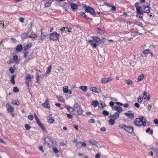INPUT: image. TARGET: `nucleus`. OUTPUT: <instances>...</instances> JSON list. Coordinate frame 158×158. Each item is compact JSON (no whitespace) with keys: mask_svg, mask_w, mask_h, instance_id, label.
Wrapping results in <instances>:
<instances>
[{"mask_svg":"<svg viewBox=\"0 0 158 158\" xmlns=\"http://www.w3.org/2000/svg\"><path fill=\"white\" fill-rule=\"evenodd\" d=\"M134 124L137 127L145 126L146 124V119L143 116H139L135 119Z\"/></svg>","mask_w":158,"mask_h":158,"instance_id":"nucleus-1","label":"nucleus"},{"mask_svg":"<svg viewBox=\"0 0 158 158\" xmlns=\"http://www.w3.org/2000/svg\"><path fill=\"white\" fill-rule=\"evenodd\" d=\"M60 35V34L56 32H53L50 35V40L53 41H56L59 39Z\"/></svg>","mask_w":158,"mask_h":158,"instance_id":"nucleus-2","label":"nucleus"},{"mask_svg":"<svg viewBox=\"0 0 158 158\" xmlns=\"http://www.w3.org/2000/svg\"><path fill=\"white\" fill-rule=\"evenodd\" d=\"M74 110L77 111L78 114H81L82 113L83 111L81 107L77 104L74 105Z\"/></svg>","mask_w":158,"mask_h":158,"instance_id":"nucleus-3","label":"nucleus"},{"mask_svg":"<svg viewBox=\"0 0 158 158\" xmlns=\"http://www.w3.org/2000/svg\"><path fill=\"white\" fill-rule=\"evenodd\" d=\"M6 107L7 111L10 113L13 117H15V115L14 114V107L10 106L9 103H7L6 105Z\"/></svg>","mask_w":158,"mask_h":158,"instance_id":"nucleus-4","label":"nucleus"},{"mask_svg":"<svg viewBox=\"0 0 158 158\" xmlns=\"http://www.w3.org/2000/svg\"><path fill=\"white\" fill-rule=\"evenodd\" d=\"M140 10L142 11V13H139V14L142 15L144 13H148L150 11L149 7L148 5L147 6L143 5L142 6V8Z\"/></svg>","mask_w":158,"mask_h":158,"instance_id":"nucleus-5","label":"nucleus"},{"mask_svg":"<svg viewBox=\"0 0 158 158\" xmlns=\"http://www.w3.org/2000/svg\"><path fill=\"white\" fill-rule=\"evenodd\" d=\"M85 10L87 12H89L93 15H95V12L93 8L90 6H85Z\"/></svg>","mask_w":158,"mask_h":158,"instance_id":"nucleus-6","label":"nucleus"},{"mask_svg":"<svg viewBox=\"0 0 158 158\" xmlns=\"http://www.w3.org/2000/svg\"><path fill=\"white\" fill-rule=\"evenodd\" d=\"M113 80V78L111 77L104 78L101 80V82L102 83L106 84L112 81Z\"/></svg>","mask_w":158,"mask_h":158,"instance_id":"nucleus-7","label":"nucleus"},{"mask_svg":"<svg viewBox=\"0 0 158 158\" xmlns=\"http://www.w3.org/2000/svg\"><path fill=\"white\" fill-rule=\"evenodd\" d=\"M33 76H31L29 74H27L25 76V79L26 80V83L29 85V83L30 81L33 78Z\"/></svg>","mask_w":158,"mask_h":158,"instance_id":"nucleus-8","label":"nucleus"},{"mask_svg":"<svg viewBox=\"0 0 158 158\" xmlns=\"http://www.w3.org/2000/svg\"><path fill=\"white\" fill-rule=\"evenodd\" d=\"M90 89L92 92L97 94H99L101 92V89L100 88H98L96 87H94L90 88Z\"/></svg>","mask_w":158,"mask_h":158,"instance_id":"nucleus-9","label":"nucleus"},{"mask_svg":"<svg viewBox=\"0 0 158 158\" xmlns=\"http://www.w3.org/2000/svg\"><path fill=\"white\" fill-rule=\"evenodd\" d=\"M89 142L91 144L94 145L96 147H98V143L95 140L90 139L89 140Z\"/></svg>","mask_w":158,"mask_h":158,"instance_id":"nucleus-10","label":"nucleus"},{"mask_svg":"<svg viewBox=\"0 0 158 158\" xmlns=\"http://www.w3.org/2000/svg\"><path fill=\"white\" fill-rule=\"evenodd\" d=\"M124 130L128 132L129 133H131L132 132L133 130V128L131 126H127L124 128Z\"/></svg>","mask_w":158,"mask_h":158,"instance_id":"nucleus-11","label":"nucleus"},{"mask_svg":"<svg viewBox=\"0 0 158 158\" xmlns=\"http://www.w3.org/2000/svg\"><path fill=\"white\" fill-rule=\"evenodd\" d=\"M138 2H137L135 4V6L137 10V13H142V11L140 10V9L142 8V6H138Z\"/></svg>","mask_w":158,"mask_h":158,"instance_id":"nucleus-12","label":"nucleus"},{"mask_svg":"<svg viewBox=\"0 0 158 158\" xmlns=\"http://www.w3.org/2000/svg\"><path fill=\"white\" fill-rule=\"evenodd\" d=\"M119 113H118V112H116L114 113L113 114V115H111L109 116V118H112L114 119H116V118H118L119 116Z\"/></svg>","mask_w":158,"mask_h":158,"instance_id":"nucleus-13","label":"nucleus"},{"mask_svg":"<svg viewBox=\"0 0 158 158\" xmlns=\"http://www.w3.org/2000/svg\"><path fill=\"white\" fill-rule=\"evenodd\" d=\"M145 74H141L138 76L137 79L138 81L139 82L142 81L144 78Z\"/></svg>","mask_w":158,"mask_h":158,"instance_id":"nucleus-14","label":"nucleus"},{"mask_svg":"<svg viewBox=\"0 0 158 158\" xmlns=\"http://www.w3.org/2000/svg\"><path fill=\"white\" fill-rule=\"evenodd\" d=\"M42 105L45 108H49V100L48 99H47L45 102L42 104Z\"/></svg>","mask_w":158,"mask_h":158,"instance_id":"nucleus-15","label":"nucleus"},{"mask_svg":"<svg viewBox=\"0 0 158 158\" xmlns=\"http://www.w3.org/2000/svg\"><path fill=\"white\" fill-rule=\"evenodd\" d=\"M88 42L91 45L94 47V48H96L97 45V44L96 43H94L93 42V40H88Z\"/></svg>","mask_w":158,"mask_h":158,"instance_id":"nucleus-16","label":"nucleus"},{"mask_svg":"<svg viewBox=\"0 0 158 158\" xmlns=\"http://www.w3.org/2000/svg\"><path fill=\"white\" fill-rule=\"evenodd\" d=\"M65 108L67 109L69 112H71L74 110V108H72L70 106L66 105L65 106Z\"/></svg>","mask_w":158,"mask_h":158,"instance_id":"nucleus-17","label":"nucleus"},{"mask_svg":"<svg viewBox=\"0 0 158 158\" xmlns=\"http://www.w3.org/2000/svg\"><path fill=\"white\" fill-rule=\"evenodd\" d=\"M130 111H129L128 113H125V114L127 117L131 118H132L134 117V115L132 113H129Z\"/></svg>","mask_w":158,"mask_h":158,"instance_id":"nucleus-18","label":"nucleus"},{"mask_svg":"<svg viewBox=\"0 0 158 158\" xmlns=\"http://www.w3.org/2000/svg\"><path fill=\"white\" fill-rule=\"evenodd\" d=\"M110 118L109 121V123L111 125H113L115 123V119L112 118Z\"/></svg>","mask_w":158,"mask_h":158,"instance_id":"nucleus-19","label":"nucleus"},{"mask_svg":"<svg viewBox=\"0 0 158 158\" xmlns=\"http://www.w3.org/2000/svg\"><path fill=\"white\" fill-rule=\"evenodd\" d=\"M69 87L68 86H64L63 87V91L64 93H67L68 92Z\"/></svg>","mask_w":158,"mask_h":158,"instance_id":"nucleus-20","label":"nucleus"},{"mask_svg":"<svg viewBox=\"0 0 158 158\" xmlns=\"http://www.w3.org/2000/svg\"><path fill=\"white\" fill-rule=\"evenodd\" d=\"M80 89L83 91L84 92H85L87 90V87L86 86H81L79 87Z\"/></svg>","mask_w":158,"mask_h":158,"instance_id":"nucleus-21","label":"nucleus"},{"mask_svg":"<svg viewBox=\"0 0 158 158\" xmlns=\"http://www.w3.org/2000/svg\"><path fill=\"white\" fill-rule=\"evenodd\" d=\"M23 48V47L21 45H18L16 48V50L18 52H20Z\"/></svg>","mask_w":158,"mask_h":158,"instance_id":"nucleus-22","label":"nucleus"},{"mask_svg":"<svg viewBox=\"0 0 158 158\" xmlns=\"http://www.w3.org/2000/svg\"><path fill=\"white\" fill-rule=\"evenodd\" d=\"M91 104L94 107H96L99 104V102L95 100L92 101L91 103Z\"/></svg>","mask_w":158,"mask_h":158,"instance_id":"nucleus-23","label":"nucleus"},{"mask_svg":"<svg viewBox=\"0 0 158 158\" xmlns=\"http://www.w3.org/2000/svg\"><path fill=\"white\" fill-rule=\"evenodd\" d=\"M70 6L73 10L77 9V5L76 4L71 3L70 4Z\"/></svg>","mask_w":158,"mask_h":158,"instance_id":"nucleus-24","label":"nucleus"},{"mask_svg":"<svg viewBox=\"0 0 158 158\" xmlns=\"http://www.w3.org/2000/svg\"><path fill=\"white\" fill-rule=\"evenodd\" d=\"M44 140L45 143H47L48 145H49L51 142V140L48 138H45Z\"/></svg>","mask_w":158,"mask_h":158,"instance_id":"nucleus-25","label":"nucleus"},{"mask_svg":"<svg viewBox=\"0 0 158 158\" xmlns=\"http://www.w3.org/2000/svg\"><path fill=\"white\" fill-rule=\"evenodd\" d=\"M18 56L16 55H15L13 56V59L14 60V63H18L19 62H18Z\"/></svg>","mask_w":158,"mask_h":158,"instance_id":"nucleus-26","label":"nucleus"},{"mask_svg":"<svg viewBox=\"0 0 158 158\" xmlns=\"http://www.w3.org/2000/svg\"><path fill=\"white\" fill-rule=\"evenodd\" d=\"M52 67L51 65L49 66L45 74L46 76H47L48 74L50 72Z\"/></svg>","mask_w":158,"mask_h":158,"instance_id":"nucleus-27","label":"nucleus"},{"mask_svg":"<svg viewBox=\"0 0 158 158\" xmlns=\"http://www.w3.org/2000/svg\"><path fill=\"white\" fill-rule=\"evenodd\" d=\"M106 106L105 104L104 103H101L99 105V108L101 109Z\"/></svg>","mask_w":158,"mask_h":158,"instance_id":"nucleus-28","label":"nucleus"},{"mask_svg":"<svg viewBox=\"0 0 158 158\" xmlns=\"http://www.w3.org/2000/svg\"><path fill=\"white\" fill-rule=\"evenodd\" d=\"M14 105H18L19 104V101L17 100H13L11 102Z\"/></svg>","mask_w":158,"mask_h":158,"instance_id":"nucleus-29","label":"nucleus"},{"mask_svg":"<svg viewBox=\"0 0 158 158\" xmlns=\"http://www.w3.org/2000/svg\"><path fill=\"white\" fill-rule=\"evenodd\" d=\"M93 42L94 41L95 42H98L100 41V39L97 36H95L93 38Z\"/></svg>","mask_w":158,"mask_h":158,"instance_id":"nucleus-30","label":"nucleus"},{"mask_svg":"<svg viewBox=\"0 0 158 158\" xmlns=\"http://www.w3.org/2000/svg\"><path fill=\"white\" fill-rule=\"evenodd\" d=\"M126 84L128 85H131L132 84V81L130 79H127L125 81Z\"/></svg>","mask_w":158,"mask_h":158,"instance_id":"nucleus-31","label":"nucleus"},{"mask_svg":"<svg viewBox=\"0 0 158 158\" xmlns=\"http://www.w3.org/2000/svg\"><path fill=\"white\" fill-rule=\"evenodd\" d=\"M31 44H29L28 45H26L24 47V50H26L29 49V48L31 47Z\"/></svg>","mask_w":158,"mask_h":158,"instance_id":"nucleus-32","label":"nucleus"},{"mask_svg":"<svg viewBox=\"0 0 158 158\" xmlns=\"http://www.w3.org/2000/svg\"><path fill=\"white\" fill-rule=\"evenodd\" d=\"M143 99L140 96L138 97L137 101L139 103H141L143 101Z\"/></svg>","mask_w":158,"mask_h":158,"instance_id":"nucleus-33","label":"nucleus"},{"mask_svg":"<svg viewBox=\"0 0 158 158\" xmlns=\"http://www.w3.org/2000/svg\"><path fill=\"white\" fill-rule=\"evenodd\" d=\"M98 32L100 34H102L105 32V30H102L101 29L98 28Z\"/></svg>","mask_w":158,"mask_h":158,"instance_id":"nucleus-34","label":"nucleus"},{"mask_svg":"<svg viewBox=\"0 0 158 158\" xmlns=\"http://www.w3.org/2000/svg\"><path fill=\"white\" fill-rule=\"evenodd\" d=\"M102 114L105 116H108L109 113L106 110H103L102 112Z\"/></svg>","mask_w":158,"mask_h":158,"instance_id":"nucleus-35","label":"nucleus"},{"mask_svg":"<svg viewBox=\"0 0 158 158\" xmlns=\"http://www.w3.org/2000/svg\"><path fill=\"white\" fill-rule=\"evenodd\" d=\"M52 150L56 153H58L59 152L58 149L56 147H53L52 148Z\"/></svg>","mask_w":158,"mask_h":158,"instance_id":"nucleus-36","label":"nucleus"},{"mask_svg":"<svg viewBox=\"0 0 158 158\" xmlns=\"http://www.w3.org/2000/svg\"><path fill=\"white\" fill-rule=\"evenodd\" d=\"M48 121L49 123H52L54 122V120L53 119L51 118H49L48 119Z\"/></svg>","mask_w":158,"mask_h":158,"instance_id":"nucleus-37","label":"nucleus"},{"mask_svg":"<svg viewBox=\"0 0 158 158\" xmlns=\"http://www.w3.org/2000/svg\"><path fill=\"white\" fill-rule=\"evenodd\" d=\"M13 91L15 93H17L19 91L18 88L16 87H14L13 88Z\"/></svg>","mask_w":158,"mask_h":158,"instance_id":"nucleus-38","label":"nucleus"},{"mask_svg":"<svg viewBox=\"0 0 158 158\" xmlns=\"http://www.w3.org/2000/svg\"><path fill=\"white\" fill-rule=\"evenodd\" d=\"M34 115L35 119L36 120L37 122L38 121H40L39 119V118L37 117V115H36V114L35 113L34 114Z\"/></svg>","mask_w":158,"mask_h":158,"instance_id":"nucleus-39","label":"nucleus"},{"mask_svg":"<svg viewBox=\"0 0 158 158\" xmlns=\"http://www.w3.org/2000/svg\"><path fill=\"white\" fill-rule=\"evenodd\" d=\"M9 70L10 73H12L14 72L15 69L13 67H10L9 69Z\"/></svg>","mask_w":158,"mask_h":158,"instance_id":"nucleus-40","label":"nucleus"},{"mask_svg":"<svg viewBox=\"0 0 158 158\" xmlns=\"http://www.w3.org/2000/svg\"><path fill=\"white\" fill-rule=\"evenodd\" d=\"M117 109V111L116 112H118V113L119 114L122 110V108L121 107L118 106Z\"/></svg>","mask_w":158,"mask_h":158,"instance_id":"nucleus-41","label":"nucleus"},{"mask_svg":"<svg viewBox=\"0 0 158 158\" xmlns=\"http://www.w3.org/2000/svg\"><path fill=\"white\" fill-rule=\"evenodd\" d=\"M80 15L82 16L83 17L85 18L86 19H87V18L85 14L83 12H81L80 13Z\"/></svg>","mask_w":158,"mask_h":158,"instance_id":"nucleus-42","label":"nucleus"},{"mask_svg":"<svg viewBox=\"0 0 158 158\" xmlns=\"http://www.w3.org/2000/svg\"><path fill=\"white\" fill-rule=\"evenodd\" d=\"M44 39V36H43L42 33H41V35L40 36V38H39V40L41 41H42Z\"/></svg>","mask_w":158,"mask_h":158,"instance_id":"nucleus-43","label":"nucleus"},{"mask_svg":"<svg viewBox=\"0 0 158 158\" xmlns=\"http://www.w3.org/2000/svg\"><path fill=\"white\" fill-rule=\"evenodd\" d=\"M51 3L50 2H47L45 4V6L46 7H49L50 6Z\"/></svg>","mask_w":158,"mask_h":158,"instance_id":"nucleus-44","label":"nucleus"},{"mask_svg":"<svg viewBox=\"0 0 158 158\" xmlns=\"http://www.w3.org/2000/svg\"><path fill=\"white\" fill-rule=\"evenodd\" d=\"M61 101L63 102H64L65 100L63 99V97L62 96H60L58 98Z\"/></svg>","mask_w":158,"mask_h":158,"instance_id":"nucleus-45","label":"nucleus"},{"mask_svg":"<svg viewBox=\"0 0 158 158\" xmlns=\"http://www.w3.org/2000/svg\"><path fill=\"white\" fill-rule=\"evenodd\" d=\"M28 118L31 121L34 118L33 116L31 114L28 115Z\"/></svg>","mask_w":158,"mask_h":158,"instance_id":"nucleus-46","label":"nucleus"},{"mask_svg":"<svg viewBox=\"0 0 158 158\" xmlns=\"http://www.w3.org/2000/svg\"><path fill=\"white\" fill-rule=\"evenodd\" d=\"M126 126L124 124H121L119 126V127L120 128H123L124 130V128L126 127Z\"/></svg>","mask_w":158,"mask_h":158,"instance_id":"nucleus-47","label":"nucleus"},{"mask_svg":"<svg viewBox=\"0 0 158 158\" xmlns=\"http://www.w3.org/2000/svg\"><path fill=\"white\" fill-rule=\"evenodd\" d=\"M25 128L27 130H28L30 129V127L28 124H26L25 125Z\"/></svg>","mask_w":158,"mask_h":158,"instance_id":"nucleus-48","label":"nucleus"},{"mask_svg":"<svg viewBox=\"0 0 158 158\" xmlns=\"http://www.w3.org/2000/svg\"><path fill=\"white\" fill-rule=\"evenodd\" d=\"M66 114L67 115V117L70 119H71L73 118V116L71 114Z\"/></svg>","mask_w":158,"mask_h":158,"instance_id":"nucleus-49","label":"nucleus"},{"mask_svg":"<svg viewBox=\"0 0 158 158\" xmlns=\"http://www.w3.org/2000/svg\"><path fill=\"white\" fill-rule=\"evenodd\" d=\"M37 35L35 34L32 35L30 36V38H37Z\"/></svg>","mask_w":158,"mask_h":158,"instance_id":"nucleus-50","label":"nucleus"},{"mask_svg":"<svg viewBox=\"0 0 158 158\" xmlns=\"http://www.w3.org/2000/svg\"><path fill=\"white\" fill-rule=\"evenodd\" d=\"M138 33L136 32H133L131 33V35H132L133 36H135L138 35Z\"/></svg>","mask_w":158,"mask_h":158,"instance_id":"nucleus-51","label":"nucleus"},{"mask_svg":"<svg viewBox=\"0 0 158 158\" xmlns=\"http://www.w3.org/2000/svg\"><path fill=\"white\" fill-rule=\"evenodd\" d=\"M88 122L89 123H94V120L93 119H91L89 120Z\"/></svg>","mask_w":158,"mask_h":158,"instance_id":"nucleus-52","label":"nucleus"},{"mask_svg":"<svg viewBox=\"0 0 158 158\" xmlns=\"http://www.w3.org/2000/svg\"><path fill=\"white\" fill-rule=\"evenodd\" d=\"M40 127L44 131H45V128L43 125L40 126Z\"/></svg>","mask_w":158,"mask_h":158,"instance_id":"nucleus-53","label":"nucleus"},{"mask_svg":"<svg viewBox=\"0 0 158 158\" xmlns=\"http://www.w3.org/2000/svg\"><path fill=\"white\" fill-rule=\"evenodd\" d=\"M152 150L156 153H157L158 152V149L157 148H153L152 149Z\"/></svg>","mask_w":158,"mask_h":158,"instance_id":"nucleus-54","label":"nucleus"},{"mask_svg":"<svg viewBox=\"0 0 158 158\" xmlns=\"http://www.w3.org/2000/svg\"><path fill=\"white\" fill-rule=\"evenodd\" d=\"M154 123L156 124H158V120L157 119H155L153 121Z\"/></svg>","mask_w":158,"mask_h":158,"instance_id":"nucleus-55","label":"nucleus"},{"mask_svg":"<svg viewBox=\"0 0 158 158\" xmlns=\"http://www.w3.org/2000/svg\"><path fill=\"white\" fill-rule=\"evenodd\" d=\"M148 50H145L143 52V54L145 55L148 54Z\"/></svg>","mask_w":158,"mask_h":158,"instance_id":"nucleus-56","label":"nucleus"},{"mask_svg":"<svg viewBox=\"0 0 158 158\" xmlns=\"http://www.w3.org/2000/svg\"><path fill=\"white\" fill-rule=\"evenodd\" d=\"M39 149L43 152H44V150L42 146H40L39 147Z\"/></svg>","mask_w":158,"mask_h":158,"instance_id":"nucleus-57","label":"nucleus"},{"mask_svg":"<svg viewBox=\"0 0 158 158\" xmlns=\"http://www.w3.org/2000/svg\"><path fill=\"white\" fill-rule=\"evenodd\" d=\"M143 97L144 99H145L147 97V93L146 92H144L143 94Z\"/></svg>","mask_w":158,"mask_h":158,"instance_id":"nucleus-58","label":"nucleus"},{"mask_svg":"<svg viewBox=\"0 0 158 158\" xmlns=\"http://www.w3.org/2000/svg\"><path fill=\"white\" fill-rule=\"evenodd\" d=\"M36 75H37V77L36 78H43V77H41V76H40L39 75V74L38 73H36Z\"/></svg>","mask_w":158,"mask_h":158,"instance_id":"nucleus-59","label":"nucleus"},{"mask_svg":"<svg viewBox=\"0 0 158 158\" xmlns=\"http://www.w3.org/2000/svg\"><path fill=\"white\" fill-rule=\"evenodd\" d=\"M100 157V155L99 153H97L95 155L96 158H99Z\"/></svg>","mask_w":158,"mask_h":158,"instance_id":"nucleus-60","label":"nucleus"},{"mask_svg":"<svg viewBox=\"0 0 158 158\" xmlns=\"http://www.w3.org/2000/svg\"><path fill=\"white\" fill-rule=\"evenodd\" d=\"M27 36V34L26 33H24L22 35V36L23 37H25Z\"/></svg>","mask_w":158,"mask_h":158,"instance_id":"nucleus-61","label":"nucleus"},{"mask_svg":"<svg viewBox=\"0 0 158 158\" xmlns=\"http://www.w3.org/2000/svg\"><path fill=\"white\" fill-rule=\"evenodd\" d=\"M38 125L40 127L43 124L40 121H38V122H37Z\"/></svg>","mask_w":158,"mask_h":158,"instance_id":"nucleus-62","label":"nucleus"},{"mask_svg":"<svg viewBox=\"0 0 158 158\" xmlns=\"http://www.w3.org/2000/svg\"><path fill=\"white\" fill-rule=\"evenodd\" d=\"M152 107V106L151 105H149L147 107V109L149 110H150L151 108Z\"/></svg>","mask_w":158,"mask_h":158,"instance_id":"nucleus-63","label":"nucleus"},{"mask_svg":"<svg viewBox=\"0 0 158 158\" xmlns=\"http://www.w3.org/2000/svg\"><path fill=\"white\" fill-rule=\"evenodd\" d=\"M81 145L83 147H85L86 145V143L84 142L81 143Z\"/></svg>","mask_w":158,"mask_h":158,"instance_id":"nucleus-64","label":"nucleus"}]
</instances>
